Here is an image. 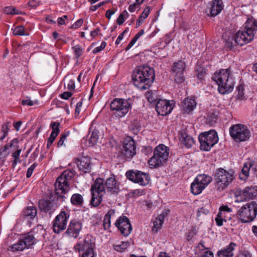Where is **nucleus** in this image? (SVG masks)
Segmentation results:
<instances>
[{"label":"nucleus","mask_w":257,"mask_h":257,"mask_svg":"<svg viewBox=\"0 0 257 257\" xmlns=\"http://www.w3.org/2000/svg\"><path fill=\"white\" fill-rule=\"evenodd\" d=\"M146 97L150 103H155L158 100L157 93L156 91L149 90L146 94Z\"/></svg>","instance_id":"e433bc0d"},{"label":"nucleus","mask_w":257,"mask_h":257,"mask_svg":"<svg viewBox=\"0 0 257 257\" xmlns=\"http://www.w3.org/2000/svg\"><path fill=\"white\" fill-rule=\"evenodd\" d=\"M169 149L165 145L160 144L154 150V155L148 160L151 168H156L165 164L169 157Z\"/></svg>","instance_id":"6e6552de"},{"label":"nucleus","mask_w":257,"mask_h":257,"mask_svg":"<svg viewBox=\"0 0 257 257\" xmlns=\"http://www.w3.org/2000/svg\"><path fill=\"white\" fill-rule=\"evenodd\" d=\"M229 134L236 142L246 141L250 137V133L247 127L240 123L232 125L229 128Z\"/></svg>","instance_id":"f8f14e48"},{"label":"nucleus","mask_w":257,"mask_h":257,"mask_svg":"<svg viewBox=\"0 0 257 257\" xmlns=\"http://www.w3.org/2000/svg\"><path fill=\"white\" fill-rule=\"evenodd\" d=\"M232 210L231 208L228 207L227 205H222L219 208V212H222L224 214L225 212H231Z\"/></svg>","instance_id":"680f3d73"},{"label":"nucleus","mask_w":257,"mask_h":257,"mask_svg":"<svg viewBox=\"0 0 257 257\" xmlns=\"http://www.w3.org/2000/svg\"><path fill=\"white\" fill-rule=\"evenodd\" d=\"M37 166V164L35 163L28 168L26 174V177L27 178H30L31 176L34 169H35Z\"/></svg>","instance_id":"6e6d98bb"},{"label":"nucleus","mask_w":257,"mask_h":257,"mask_svg":"<svg viewBox=\"0 0 257 257\" xmlns=\"http://www.w3.org/2000/svg\"><path fill=\"white\" fill-rule=\"evenodd\" d=\"M241 195L245 200L257 198V186L245 187L242 191Z\"/></svg>","instance_id":"a878e982"},{"label":"nucleus","mask_w":257,"mask_h":257,"mask_svg":"<svg viewBox=\"0 0 257 257\" xmlns=\"http://www.w3.org/2000/svg\"><path fill=\"white\" fill-rule=\"evenodd\" d=\"M134 84L141 90L149 89L155 79L154 70L148 66H139L132 75Z\"/></svg>","instance_id":"7ed1b4c3"},{"label":"nucleus","mask_w":257,"mask_h":257,"mask_svg":"<svg viewBox=\"0 0 257 257\" xmlns=\"http://www.w3.org/2000/svg\"><path fill=\"white\" fill-rule=\"evenodd\" d=\"M209 213V210L203 207L198 209L197 212V215L201 216L202 214L206 215Z\"/></svg>","instance_id":"69168bd1"},{"label":"nucleus","mask_w":257,"mask_h":257,"mask_svg":"<svg viewBox=\"0 0 257 257\" xmlns=\"http://www.w3.org/2000/svg\"><path fill=\"white\" fill-rule=\"evenodd\" d=\"M153 148L150 146H144L142 149V153L146 156H148L151 154Z\"/></svg>","instance_id":"3c124183"},{"label":"nucleus","mask_w":257,"mask_h":257,"mask_svg":"<svg viewBox=\"0 0 257 257\" xmlns=\"http://www.w3.org/2000/svg\"><path fill=\"white\" fill-rule=\"evenodd\" d=\"M126 178L132 182L146 186L149 183L150 177L148 173L138 170H129L125 173Z\"/></svg>","instance_id":"4468645a"},{"label":"nucleus","mask_w":257,"mask_h":257,"mask_svg":"<svg viewBox=\"0 0 257 257\" xmlns=\"http://www.w3.org/2000/svg\"><path fill=\"white\" fill-rule=\"evenodd\" d=\"M19 141L18 139L16 138L13 139L10 144V147L14 148L16 151L12 154V157L14 158L12 161V167L15 168L18 163H20L22 160L20 159V154L22 152V149L20 148L19 146Z\"/></svg>","instance_id":"4be33fe9"},{"label":"nucleus","mask_w":257,"mask_h":257,"mask_svg":"<svg viewBox=\"0 0 257 257\" xmlns=\"http://www.w3.org/2000/svg\"><path fill=\"white\" fill-rule=\"evenodd\" d=\"M103 225L105 230L109 229L110 227V219L106 217H104Z\"/></svg>","instance_id":"13d9d810"},{"label":"nucleus","mask_w":257,"mask_h":257,"mask_svg":"<svg viewBox=\"0 0 257 257\" xmlns=\"http://www.w3.org/2000/svg\"><path fill=\"white\" fill-rule=\"evenodd\" d=\"M73 50L74 51L75 57L78 58L82 54V49L80 45H77L72 47Z\"/></svg>","instance_id":"09e8293b"},{"label":"nucleus","mask_w":257,"mask_h":257,"mask_svg":"<svg viewBox=\"0 0 257 257\" xmlns=\"http://www.w3.org/2000/svg\"><path fill=\"white\" fill-rule=\"evenodd\" d=\"M70 201L74 205L82 206L83 203V198L81 194L75 193L72 195Z\"/></svg>","instance_id":"72a5a7b5"},{"label":"nucleus","mask_w":257,"mask_h":257,"mask_svg":"<svg viewBox=\"0 0 257 257\" xmlns=\"http://www.w3.org/2000/svg\"><path fill=\"white\" fill-rule=\"evenodd\" d=\"M99 136V131L96 128L93 130L89 140V144H91V146L95 145L97 142Z\"/></svg>","instance_id":"c9c22d12"},{"label":"nucleus","mask_w":257,"mask_h":257,"mask_svg":"<svg viewBox=\"0 0 257 257\" xmlns=\"http://www.w3.org/2000/svg\"><path fill=\"white\" fill-rule=\"evenodd\" d=\"M115 225L124 236H128L132 230V227L128 217L122 215L115 222Z\"/></svg>","instance_id":"6ab92c4d"},{"label":"nucleus","mask_w":257,"mask_h":257,"mask_svg":"<svg viewBox=\"0 0 257 257\" xmlns=\"http://www.w3.org/2000/svg\"><path fill=\"white\" fill-rule=\"evenodd\" d=\"M36 242L42 240L45 237L46 231L42 225H38L30 231Z\"/></svg>","instance_id":"bb28decb"},{"label":"nucleus","mask_w":257,"mask_h":257,"mask_svg":"<svg viewBox=\"0 0 257 257\" xmlns=\"http://www.w3.org/2000/svg\"><path fill=\"white\" fill-rule=\"evenodd\" d=\"M60 126V123L57 121H53L50 124V127L52 130L51 133V135H54L55 136H57L59 134L60 130L59 127Z\"/></svg>","instance_id":"4c0bfd02"},{"label":"nucleus","mask_w":257,"mask_h":257,"mask_svg":"<svg viewBox=\"0 0 257 257\" xmlns=\"http://www.w3.org/2000/svg\"><path fill=\"white\" fill-rule=\"evenodd\" d=\"M128 244L127 242H121L120 244L114 245V248L117 251L122 252L127 247Z\"/></svg>","instance_id":"c03bdc74"},{"label":"nucleus","mask_w":257,"mask_h":257,"mask_svg":"<svg viewBox=\"0 0 257 257\" xmlns=\"http://www.w3.org/2000/svg\"><path fill=\"white\" fill-rule=\"evenodd\" d=\"M179 140L180 142L187 148L192 147L194 144V140L191 136L186 134L185 132L180 133Z\"/></svg>","instance_id":"c756f323"},{"label":"nucleus","mask_w":257,"mask_h":257,"mask_svg":"<svg viewBox=\"0 0 257 257\" xmlns=\"http://www.w3.org/2000/svg\"><path fill=\"white\" fill-rule=\"evenodd\" d=\"M82 223L77 219L71 220L64 232V235L70 238H77L82 230Z\"/></svg>","instance_id":"a211bd4d"},{"label":"nucleus","mask_w":257,"mask_h":257,"mask_svg":"<svg viewBox=\"0 0 257 257\" xmlns=\"http://www.w3.org/2000/svg\"><path fill=\"white\" fill-rule=\"evenodd\" d=\"M196 102L195 100L191 98H185L182 103V107L183 110L189 113L196 107Z\"/></svg>","instance_id":"cd10ccee"},{"label":"nucleus","mask_w":257,"mask_h":257,"mask_svg":"<svg viewBox=\"0 0 257 257\" xmlns=\"http://www.w3.org/2000/svg\"><path fill=\"white\" fill-rule=\"evenodd\" d=\"M205 188L203 185H201L200 183L196 182V179H195L191 184L190 189L192 194L194 195H198L201 193Z\"/></svg>","instance_id":"473e14b6"},{"label":"nucleus","mask_w":257,"mask_h":257,"mask_svg":"<svg viewBox=\"0 0 257 257\" xmlns=\"http://www.w3.org/2000/svg\"><path fill=\"white\" fill-rule=\"evenodd\" d=\"M196 76L199 80H203L204 77L206 74V71L205 68L201 67L197 70Z\"/></svg>","instance_id":"de8ad7c7"},{"label":"nucleus","mask_w":257,"mask_h":257,"mask_svg":"<svg viewBox=\"0 0 257 257\" xmlns=\"http://www.w3.org/2000/svg\"><path fill=\"white\" fill-rule=\"evenodd\" d=\"M4 12L7 15H15L20 14L18 10L13 7H6L5 8Z\"/></svg>","instance_id":"a18cd8bd"},{"label":"nucleus","mask_w":257,"mask_h":257,"mask_svg":"<svg viewBox=\"0 0 257 257\" xmlns=\"http://www.w3.org/2000/svg\"><path fill=\"white\" fill-rule=\"evenodd\" d=\"M219 111L215 109H212L207 113V118L209 121L215 122L217 119Z\"/></svg>","instance_id":"58836bf2"},{"label":"nucleus","mask_w":257,"mask_h":257,"mask_svg":"<svg viewBox=\"0 0 257 257\" xmlns=\"http://www.w3.org/2000/svg\"><path fill=\"white\" fill-rule=\"evenodd\" d=\"M131 194L134 197H138L145 194V190L143 189H136L131 191Z\"/></svg>","instance_id":"603ef678"},{"label":"nucleus","mask_w":257,"mask_h":257,"mask_svg":"<svg viewBox=\"0 0 257 257\" xmlns=\"http://www.w3.org/2000/svg\"><path fill=\"white\" fill-rule=\"evenodd\" d=\"M95 248V241L93 237L89 235H87L83 240L77 242L74 246V249L78 251L80 254L89 253V252H94Z\"/></svg>","instance_id":"2eb2a0df"},{"label":"nucleus","mask_w":257,"mask_h":257,"mask_svg":"<svg viewBox=\"0 0 257 257\" xmlns=\"http://www.w3.org/2000/svg\"><path fill=\"white\" fill-rule=\"evenodd\" d=\"M195 235V233L193 230L189 231L186 234V238L188 241L191 240Z\"/></svg>","instance_id":"774afa93"},{"label":"nucleus","mask_w":257,"mask_h":257,"mask_svg":"<svg viewBox=\"0 0 257 257\" xmlns=\"http://www.w3.org/2000/svg\"><path fill=\"white\" fill-rule=\"evenodd\" d=\"M252 168V173L253 176L257 178V158L254 161L245 162L239 174V178L243 181H246L249 174V171Z\"/></svg>","instance_id":"aec40b11"},{"label":"nucleus","mask_w":257,"mask_h":257,"mask_svg":"<svg viewBox=\"0 0 257 257\" xmlns=\"http://www.w3.org/2000/svg\"><path fill=\"white\" fill-rule=\"evenodd\" d=\"M210 13L211 17L218 15L223 9L222 0H213L210 3Z\"/></svg>","instance_id":"b1692460"},{"label":"nucleus","mask_w":257,"mask_h":257,"mask_svg":"<svg viewBox=\"0 0 257 257\" xmlns=\"http://www.w3.org/2000/svg\"><path fill=\"white\" fill-rule=\"evenodd\" d=\"M225 215L222 212H219L215 219L216 225L218 226H221L223 225V221H226Z\"/></svg>","instance_id":"a19ab883"},{"label":"nucleus","mask_w":257,"mask_h":257,"mask_svg":"<svg viewBox=\"0 0 257 257\" xmlns=\"http://www.w3.org/2000/svg\"><path fill=\"white\" fill-rule=\"evenodd\" d=\"M237 91V98L240 100H242L244 98V89L242 85H239L236 88Z\"/></svg>","instance_id":"49530a36"},{"label":"nucleus","mask_w":257,"mask_h":257,"mask_svg":"<svg viewBox=\"0 0 257 257\" xmlns=\"http://www.w3.org/2000/svg\"><path fill=\"white\" fill-rule=\"evenodd\" d=\"M212 79L218 85V90L221 94H228L233 89L234 81L230 75V68L222 69L215 72Z\"/></svg>","instance_id":"20e7f679"},{"label":"nucleus","mask_w":257,"mask_h":257,"mask_svg":"<svg viewBox=\"0 0 257 257\" xmlns=\"http://www.w3.org/2000/svg\"><path fill=\"white\" fill-rule=\"evenodd\" d=\"M244 25L243 30L238 31L234 36H228L225 40V46L227 48L231 49L236 44L243 46L253 39L257 31V20L248 19Z\"/></svg>","instance_id":"f03ea898"},{"label":"nucleus","mask_w":257,"mask_h":257,"mask_svg":"<svg viewBox=\"0 0 257 257\" xmlns=\"http://www.w3.org/2000/svg\"><path fill=\"white\" fill-rule=\"evenodd\" d=\"M234 179V172L231 169L226 171L220 168L217 170L215 175V180L217 186V190L221 191L226 188Z\"/></svg>","instance_id":"9d476101"},{"label":"nucleus","mask_w":257,"mask_h":257,"mask_svg":"<svg viewBox=\"0 0 257 257\" xmlns=\"http://www.w3.org/2000/svg\"><path fill=\"white\" fill-rule=\"evenodd\" d=\"M129 127L134 134L137 135L141 131V125L137 119H134L131 121Z\"/></svg>","instance_id":"f704fd0d"},{"label":"nucleus","mask_w":257,"mask_h":257,"mask_svg":"<svg viewBox=\"0 0 257 257\" xmlns=\"http://www.w3.org/2000/svg\"><path fill=\"white\" fill-rule=\"evenodd\" d=\"M11 250L13 251H22L25 248H27L26 245L23 243L22 239L19 240L18 243L13 244L12 246H11Z\"/></svg>","instance_id":"ea45409f"},{"label":"nucleus","mask_w":257,"mask_h":257,"mask_svg":"<svg viewBox=\"0 0 257 257\" xmlns=\"http://www.w3.org/2000/svg\"><path fill=\"white\" fill-rule=\"evenodd\" d=\"M21 239L27 248H29L31 246L37 243L34 238V236H33L30 232L24 234Z\"/></svg>","instance_id":"7c9ffc66"},{"label":"nucleus","mask_w":257,"mask_h":257,"mask_svg":"<svg viewBox=\"0 0 257 257\" xmlns=\"http://www.w3.org/2000/svg\"><path fill=\"white\" fill-rule=\"evenodd\" d=\"M133 103L134 100L130 98H116L110 103V109L116 111L118 116L123 117L132 108Z\"/></svg>","instance_id":"9b49d317"},{"label":"nucleus","mask_w":257,"mask_h":257,"mask_svg":"<svg viewBox=\"0 0 257 257\" xmlns=\"http://www.w3.org/2000/svg\"><path fill=\"white\" fill-rule=\"evenodd\" d=\"M150 7H147L146 9L144 10L141 15L139 17L140 19L144 20L147 18L150 13Z\"/></svg>","instance_id":"864d4df0"},{"label":"nucleus","mask_w":257,"mask_h":257,"mask_svg":"<svg viewBox=\"0 0 257 257\" xmlns=\"http://www.w3.org/2000/svg\"><path fill=\"white\" fill-rule=\"evenodd\" d=\"M106 43L105 42H102L101 44V45L99 47H97L95 49H93L92 51L93 53L96 54L97 53L101 51H102L103 49H104V48L106 46Z\"/></svg>","instance_id":"052dcab7"},{"label":"nucleus","mask_w":257,"mask_h":257,"mask_svg":"<svg viewBox=\"0 0 257 257\" xmlns=\"http://www.w3.org/2000/svg\"><path fill=\"white\" fill-rule=\"evenodd\" d=\"M185 63L182 60L174 62L172 66L171 72L175 82L178 84L185 81L184 72L185 69Z\"/></svg>","instance_id":"f3484780"},{"label":"nucleus","mask_w":257,"mask_h":257,"mask_svg":"<svg viewBox=\"0 0 257 257\" xmlns=\"http://www.w3.org/2000/svg\"><path fill=\"white\" fill-rule=\"evenodd\" d=\"M173 108V103L168 100L159 99L156 105V110L157 113L162 116L169 114Z\"/></svg>","instance_id":"412c9836"},{"label":"nucleus","mask_w":257,"mask_h":257,"mask_svg":"<svg viewBox=\"0 0 257 257\" xmlns=\"http://www.w3.org/2000/svg\"><path fill=\"white\" fill-rule=\"evenodd\" d=\"M153 223L154 226L152 228V230L154 232L157 233L158 232L159 229L161 228L163 224L161 223L160 222H158V221L156 220H155Z\"/></svg>","instance_id":"4d7b16f0"},{"label":"nucleus","mask_w":257,"mask_h":257,"mask_svg":"<svg viewBox=\"0 0 257 257\" xmlns=\"http://www.w3.org/2000/svg\"><path fill=\"white\" fill-rule=\"evenodd\" d=\"M37 215V210L35 206L25 208L22 212V216L27 219H33Z\"/></svg>","instance_id":"c85d7f7f"},{"label":"nucleus","mask_w":257,"mask_h":257,"mask_svg":"<svg viewBox=\"0 0 257 257\" xmlns=\"http://www.w3.org/2000/svg\"><path fill=\"white\" fill-rule=\"evenodd\" d=\"M76 175L73 169H67L63 171L61 175L57 179L55 183V191L59 194V191L65 195H68L70 190L69 181Z\"/></svg>","instance_id":"0eeeda50"},{"label":"nucleus","mask_w":257,"mask_h":257,"mask_svg":"<svg viewBox=\"0 0 257 257\" xmlns=\"http://www.w3.org/2000/svg\"><path fill=\"white\" fill-rule=\"evenodd\" d=\"M69 213L61 211L54 219L52 223L53 231L56 233H60L66 228L67 221L69 218Z\"/></svg>","instance_id":"dca6fc26"},{"label":"nucleus","mask_w":257,"mask_h":257,"mask_svg":"<svg viewBox=\"0 0 257 257\" xmlns=\"http://www.w3.org/2000/svg\"><path fill=\"white\" fill-rule=\"evenodd\" d=\"M10 122H7L2 125V132L3 134L8 136V132L10 130Z\"/></svg>","instance_id":"5fc2aeb1"},{"label":"nucleus","mask_w":257,"mask_h":257,"mask_svg":"<svg viewBox=\"0 0 257 257\" xmlns=\"http://www.w3.org/2000/svg\"><path fill=\"white\" fill-rule=\"evenodd\" d=\"M10 144H6L0 149V160L5 158L9 154L8 152Z\"/></svg>","instance_id":"37998d69"},{"label":"nucleus","mask_w":257,"mask_h":257,"mask_svg":"<svg viewBox=\"0 0 257 257\" xmlns=\"http://www.w3.org/2000/svg\"><path fill=\"white\" fill-rule=\"evenodd\" d=\"M236 244L234 242H230L229 244L217 252L218 257H232L234 255V250Z\"/></svg>","instance_id":"393cba45"},{"label":"nucleus","mask_w":257,"mask_h":257,"mask_svg":"<svg viewBox=\"0 0 257 257\" xmlns=\"http://www.w3.org/2000/svg\"><path fill=\"white\" fill-rule=\"evenodd\" d=\"M200 149L201 151H209L218 142L217 132L214 130L200 134L198 137Z\"/></svg>","instance_id":"1a4fd4ad"},{"label":"nucleus","mask_w":257,"mask_h":257,"mask_svg":"<svg viewBox=\"0 0 257 257\" xmlns=\"http://www.w3.org/2000/svg\"><path fill=\"white\" fill-rule=\"evenodd\" d=\"M92 198L90 204L93 207L98 206L102 201L103 195L107 193L111 195H117L120 191L119 183L114 176L104 180L101 178H97L91 187Z\"/></svg>","instance_id":"f257e3e1"},{"label":"nucleus","mask_w":257,"mask_h":257,"mask_svg":"<svg viewBox=\"0 0 257 257\" xmlns=\"http://www.w3.org/2000/svg\"><path fill=\"white\" fill-rule=\"evenodd\" d=\"M69 132H67L65 133H63L61 135V137L57 143V147H60L64 144V140L66 139V137L69 135Z\"/></svg>","instance_id":"8fccbe9b"},{"label":"nucleus","mask_w":257,"mask_h":257,"mask_svg":"<svg viewBox=\"0 0 257 257\" xmlns=\"http://www.w3.org/2000/svg\"><path fill=\"white\" fill-rule=\"evenodd\" d=\"M236 215L241 223L251 222L257 215L256 202L252 201L243 204L238 209Z\"/></svg>","instance_id":"423d86ee"},{"label":"nucleus","mask_w":257,"mask_h":257,"mask_svg":"<svg viewBox=\"0 0 257 257\" xmlns=\"http://www.w3.org/2000/svg\"><path fill=\"white\" fill-rule=\"evenodd\" d=\"M72 95V93L69 91H65L60 94V96L62 99L67 100Z\"/></svg>","instance_id":"e2e57ef3"},{"label":"nucleus","mask_w":257,"mask_h":257,"mask_svg":"<svg viewBox=\"0 0 257 257\" xmlns=\"http://www.w3.org/2000/svg\"><path fill=\"white\" fill-rule=\"evenodd\" d=\"M21 103L23 105L32 106L34 104L36 103V102L35 101L31 100L30 98L27 97L26 99H23Z\"/></svg>","instance_id":"bf43d9fd"},{"label":"nucleus","mask_w":257,"mask_h":257,"mask_svg":"<svg viewBox=\"0 0 257 257\" xmlns=\"http://www.w3.org/2000/svg\"><path fill=\"white\" fill-rule=\"evenodd\" d=\"M196 182L200 183L206 187L212 181L211 176L204 174H199L195 178Z\"/></svg>","instance_id":"2f4dec72"},{"label":"nucleus","mask_w":257,"mask_h":257,"mask_svg":"<svg viewBox=\"0 0 257 257\" xmlns=\"http://www.w3.org/2000/svg\"><path fill=\"white\" fill-rule=\"evenodd\" d=\"M136 144L131 137H127L123 141L120 154L125 160L130 161L136 155Z\"/></svg>","instance_id":"ddd939ff"},{"label":"nucleus","mask_w":257,"mask_h":257,"mask_svg":"<svg viewBox=\"0 0 257 257\" xmlns=\"http://www.w3.org/2000/svg\"><path fill=\"white\" fill-rule=\"evenodd\" d=\"M83 20L80 19L77 20L73 25L71 26V29H76L79 28L83 24Z\"/></svg>","instance_id":"0e129e2a"},{"label":"nucleus","mask_w":257,"mask_h":257,"mask_svg":"<svg viewBox=\"0 0 257 257\" xmlns=\"http://www.w3.org/2000/svg\"><path fill=\"white\" fill-rule=\"evenodd\" d=\"M76 163L80 171L85 173L91 171V164L89 157L82 156L80 159H77Z\"/></svg>","instance_id":"5701e85b"},{"label":"nucleus","mask_w":257,"mask_h":257,"mask_svg":"<svg viewBox=\"0 0 257 257\" xmlns=\"http://www.w3.org/2000/svg\"><path fill=\"white\" fill-rule=\"evenodd\" d=\"M13 34L17 36H26L28 35L25 32V28L23 26L16 27L13 31Z\"/></svg>","instance_id":"79ce46f5"},{"label":"nucleus","mask_w":257,"mask_h":257,"mask_svg":"<svg viewBox=\"0 0 257 257\" xmlns=\"http://www.w3.org/2000/svg\"><path fill=\"white\" fill-rule=\"evenodd\" d=\"M59 191V194H50L46 198L40 199L38 201V207L41 212L48 213L50 216L54 212L61 203L68 198Z\"/></svg>","instance_id":"39448f33"},{"label":"nucleus","mask_w":257,"mask_h":257,"mask_svg":"<svg viewBox=\"0 0 257 257\" xmlns=\"http://www.w3.org/2000/svg\"><path fill=\"white\" fill-rule=\"evenodd\" d=\"M29 6L32 8H36L40 5V2L37 0H31L28 3Z\"/></svg>","instance_id":"338daca9"}]
</instances>
